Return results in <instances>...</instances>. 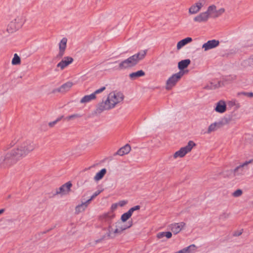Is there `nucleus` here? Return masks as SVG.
<instances>
[{"mask_svg":"<svg viewBox=\"0 0 253 253\" xmlns=\"http://www.w3.org/2000/svg\"><path fill=\"white\" fill-rule=\"evenodd\" d=\"M36 147V144L30 140L23 142L17 149H13L4 156H0V167L5 168L14 164L33 151Z\"/></svg>","mask_w":253,"mask_h":253,"instance_id":"nucleus-1","label":"nucleus"},{"mask_svg":"<svg viewBox=\"0 0 253 253\" xmlns=\"http://www.w3.org/2000/svg\"><path fill=\"white\" fill-rule=\"evenodd\" d=\"M124 99V96L122 92H111L108 94L106 100H102L97 104L96 113L100 114L103 111L111 110L117 104L122 102Z\"/></svg>","mask_w":253,"mask_h":253,"instance_id":"nucleus-2","label":"nucleus"},{"mask_svg":"<svg viewBox=\"0 0 253 253\" xmlns=\"http://www.w3.org/2000/svg\"><path fill=\"white\" fill-rule=\"evenodd\" d=\"M147 50H141L137 53L130 56L126 59L121 62L118 67H115L116 69L123 70L130 68L136 65L140 60L143 59L146 56Z\"/></svg>","mask_w":253,"mask_h":253,"instance_id":"nucleus-3","label":"nucleus"},{"mask_svg":"<svg viewBox=\"0 0 253 253\" xmlns=\"http://www.w3.org/2000/svg\"><path fill=\"white\" fill-rule=\"evenodd\" d=\"M184 74V72L183 71H180L170 76L166 82V89L167 90L171 89L181 79Z\"/></svg>","mask_w":253,"mask_h":253,"instance_id":"nucleus-4","label":"nucleus"},{"mask_svg":"<svg viewBox=\"0 0 253 253\" xmlns=\"http://www.w3.org/2000/svg\"><path fill=\"white\" fill-rule=\"evenodd\" d=\"M195 145L196 144L193 141H189L186 146L181 148L179 150L174 154L173 157L177 158L184 157L186 154L190 152Z\"/></svg>","mask_w":253,"mask_h":253,"instance_id":"nucleus-5","label":"nucleus"},{"mask_svg":"<svg viewBox=\"0 0 253 253\" xmlns=\"http://www.w3.org/2000/svg\"><path fill=\"white\" fill-rule=\"evenodd\" d=\"M22 25V19L18 16L8 24L7 30L8 33H13L20 28Z\"/></svg>","mask_w":253,"mask_h":253,"instance_id":"nucleus-6","label":"nucleus"},{"mask_svg":"<svg viewBox=\"0 0 253 253\" xmlns=\"http://www.w3.org/2000/svg\"><path fill=\"white\" fill-rule=\"evenodd\" d=\"M253 163V159L249 160L248 161H246L242 164L236 167L234 169V174L235 175H243L245 172L248 170L249 168L248 167V165Z\"/></svg>","mask_w":253,"mask_h":253,"instance_id":"nucleus-7","label":"nucleus"},{"mask_svg":"<svg viewBox=\"0 0 253 253\" xmlns=\"http://www.w3.org/2000/svg\"><path fill=\"white\" fill-rule=\"evenodd\" d=\"M108 226L104 228L103 230L106 231V234L103 236L102 239H113L119 234L118 232H115V229H113L111 222L108 221Z\"/></svg>","mask_w":253,"mask_h":253,"instance_id":"nucleus-8","label":"nucleus"},{"mask_svg":"<svg viewBox=\"0 0 253 253\" xmlns=\"http://www.w3.org/2000/svg\"><path fill=\"white\" fill-rule=\"evenodd\" d=\"M208 12L210 15L213 18H216L220 16L225 11V9L221 8L218 10H216V7L214 5H211L208 8Z\"/></svg>","mask_w":253,"mask_h":253,"instance_id":"nucleus-9","label":"nucleus"},{"mask_svg":"<svg viewBox=\"0 0 253 253\" xmlns=\"http://www.w3.org/2000/svg\"><path fill=\"white\" fill-rule=\"evenodd\" d=\"M124 222L122 221L116 223L115 232H118L119 234H120L124 230L130 228L132 225V221H129L126 224Z\"/></svg>","mask_w":253,"mask_h":253,"instance_id":"nucleus-10","label":"nucleus"},{"mask_svg":"<svg viewBox=\"0 0 253 253\" xmlns=\"http://www.w3.org/2000/svg\"><path fill=\"white\" fill-rule=\"evenodd\" d=\"M205 3V1L204 0H200L194 4L192 5L189 8V13L190 14H195L197 13L201 10Z\"/></svg>","mask_w":253,"mask_h":253,"instance_id":"nucleus-11","label":"nucleus"},{"mask_svg":"<svg viewBox=\"0 0 253 253\" xmlns=\"http://www.w3.org/2000/svg\"><path fill=\"white\" fill-rule=\"evenodd\" d=\"M219 44V42L218 40H210L203 44L202 48L204 49L205 51H208L217 47L218 46Z\"/></svg>","mask_w":253,"mask_h":253,"instance_id":"nucleus-12","label":"nucleus"},{"mask_svg":"<svg viewBox=\"0 0 253 253\" xmlns=\"http://www.w3.org/2000/svg\"><path fill=\"white\" fill-rule=\"evenodd\" d=\"M72 185V184L70 182L66 183L56 190V194L65 195L68 194L70 191Z\"/></svg>","mask_w":253,"mask_h":253,"instance_id":"nucleus-13","label":"nucleus"},{"mask_svg":"<svg viewBox=\"0 0 253 253\" xmlns=\"http://www.w3.org/2000/svg\"><path fill=\"white\" fill-rule=\"evenodd\" d=\"M185 225V223L183 222L175 223L170 225V229L173 234H176L180 232Z\"/></svg>","mask_w":253,"mask_h":253,"instance_id":"nucleus-14","label":"nucleus"},{"mask_svg":"<svg viewBox=\"0 0 253 253\" xmlns=\"http://www.w3.org/2000/svg\"><path fill=\"white\" fill-rule=\"evenodd\" d=\"M210 16V15L207 10L206 12L201 13L199 15L194 17V20L199 23L206 22L209 19Z\"/></svg>","mask_w":253,"mask_h":253,"instance_id":"nucleus-15","label":"nucleus"},{"mask_svg":"<svg viewBox=\"0 0 253 253\" xmlns=\"http://www.w3.org/2000/svg\"><path fill=\"white\" fill-rule=\"evenodd\" d=\"M73 59L71 57H65L57 65V67L60 68L61 70L64 69L66 67L72 63Z\"/></svg>","mask_w":253,"mask_h":253,"instance_id":"nucleus-16","label":"nucleus"},{"mask_svg":"<svg viewBox=\"0 0 253 253\" xmlns=\"http://www.w3.org/2000/svg\"><path fill=\"white\" fill-rule=\"evenodd\" d=\"M73 84L71 82H68L63 84H62L60 87L55 89L53 90V92H65L68 91L71 87L73 86Z\"/></svg>","mask_w":253,"mask_h":253,"instance_id":"nucleus-17","label":"nucleus"},{"mask_svg":"<svg viewBox=\"0 0 253 253\" xmlns=\"http://www.w3.org/2000/svg\"><path fill=\"white\" fill-rule=\"evenodd\" d=\"M225 123L223 121L215 122L211 124L208 128L207 133H210L211 132L216 130L217 129L225 125Z\"/></svg>","mask_w":253,"mask_h":253,"instance_id":"nucleus-18","label":"nucleus"},{"mask_svg":"<svg viewBox=\"0 0 253 253\" xmlns=\"http://www.w3.org/2000/svg\"><path fill=\"white\" fill-rule=\"evenodd\" d=\"M226 110V105L224 101L220 100L216 103V106L215 110L220 113H223Z\"/></svg>","mask_w":253,"mask_h":253,"instance_id":"nucleus-19","label":"nucleus"},{"mask_svg":"<svg viewBox=\"0 0 253 253\" xmlns=\"http://www.w3.org/2000/svg\"><path fill=\"white\" fill-rule=\"evenodd\" d=\"M131 150V147L129 145L126 144L124 146L121 148L115 154L120 156H123L128 154Z\"/></svg>","mask_w":253,"mask_h":253,"instance_id":"nucleus-20","label":"nucleus"},{"mask_svg":"<svg viewBox=\"0 0 253 253\" xmlns=\"http://www.w3.org/2000/svg\"><path fill=\"white\" fill-rule=\"evenodd\" d=\"M192 41V39L191 38L187 37L185 39H184L181 41H180L178 43H177V49H181L183 46L185 45L186 44H188V43H190Z\"/></svg>","mask_w":253,"mask_h":253,"instance_id":"nucleus-21","label":"nucleus"},{"mask_svg":"<svg viewBox=\"0 0 253 253\" xmlns=\"http://www.w3.org/2000/svg\"><path fill=\"white\" fill-rule=\"evenodd\" d=\"M89 203H87L86 201L84 202H83L81 204L78 205L76 206L75 208V212L76 213L78 214L80 212H81L85 210V209L87 208Z\"/></svg>","mask_w":253,"mask_h":253,"instance_id":"nucleus-22","label":"nucleus"},{"mask_svg":"<svg viewBox=\"0 0 253 253\" xmlns=\"http://www.w3.org/2000/svg\"><path fill=\"white\" fill-rule=\"evenodd\" d=\"M190 62L191 61L189 59L181 60L178 62V67L180 70H183L188 67Z\"/></svg>","mask_w":253,"mask_h":253,"instance_id":"nucleus-23","label":"nucleus"},{"mask_svg":"<svg viewBox=\"0 0 253 253\" xmlns=\"http://www.w3.org/2000/svg\"><path fill=\"white\" fill-rule=\"evenodd\" d=\"M145 75V73L142 70H139L136 72H133L129 74V78L132 80H135L137 78L142 77Z\"/></svg>","mask_w":253,"mask_h":253,"instance_id":"nucleus-24","label":"nucleus"},{"mask_svg":"<svg viewBox=\"0 0 253 253\" xmlns=\"http://www.w3.org/2000/svg\"><path fill=\"white\" fill-rule=\"evenodd\" d=\"M106 173V169H103L97 172L95 176L94 177V180L96 181H98L101 180Z\"/></svg>","mask_w":253,"mask_h":253,"instance_id":"nucleus-25","label":"nucleus"},{"mask_svg":"<svg viewBox=\"0 0 253 253\" xmlns=\"http://www.w3.org/2000/svg\"><path fill=\"white\" fill-rule=\"evenodd\" d=\"M96 98V96H94V94L92 93L90 95H85L84 96L81 100L80 102L81 103H85L89 102L92 100Z\"/></svg>","mask_w":253,"mask_h":253,"instance_id":"nucleus-26","label":"nucleus"},{"mask_svg":"<svg viewBox=\"0 0 253 253\" xmlns=\"http://www.w3.org/2000/svg\"><path fill=\"white\" fill-rule=\"evenodd\" d=\"M172 236V234L170 232H159L157 234V237L159 239H161L164 237H166L167 238H170Z\"/></svg>","mask_w":253,"mask_h":253,"instance_id":"nucleus-27","label":"nucleus"},{"mask_svg":"<svg viewBox=\"0 0 253 253\" xmlns=\"http://www.w3.org/2000/svg\"><path fill=\"white\" fill-rule=\"evenodd\" d=\"M67 39L66 38H63L60 41L59 44V48L61 50H65L67 45Z\"/></svg>","mask_w":253,"mask_h":253,"instance_id":"nucleus-28","label":"nucleus"},{"mask_svg":"<svg viewBox=\"0 0 253 253\" xmlns=\"http://www.w3.org/2000/svg\"><path fill=\"white\" fill-rule=\"evenodd\" d=\"M196 247L194 245H191L184 248L183 250L185 253H192L196 250Z\"/></svg>","mask_w":253,"mask_h":253,"instance_id":"nucleus-29","label":"nucleus"},{"mask_svg":"<svg viewBox=\"0 0 253 253\" xmlns=\"http://www.w3.org/2000/svg\"><path fill=\"white\" fill-rule=\"evenodd\" d=\"M21 60L19 56L17 55V54L15 53L14 54V57L12 60V65H18L20 63Z\"/></svg>","mask_w":253,"mask_h":253,"instance_id":"nucleus-30","label":"nucleus"},{"mask_svg":"<svg viewBox=\"0 0 253 253\" xmlns=\"http://www.w3.org/2000/svg\"><path fill=\"white\" fill-rule=\"evenodd\" d=\"M82 116L79 114H74L69 116H67L64 118V119L66 121H70L72 120H74L79 118L81 117Z\"/></svg>","mask_w":253,"mask_h":253,"instance_id":"nucleus-31","label":"nucleus"},{"mask_svg":"<svg viewBox=\"0 0 253 253\" xmlns=\"http://www.w3.org/2000/svg\"><path fill=\"white\" fill-rule=\"evenodd\" d=\"M132 215L127 211L126 212L124 213L121 216V220L123 222H126L128 220Z\"/></svg>","mask_w":253,"mask_h":253,"instance_id":"nucleus-32","label":"nucleus"},{"mask_svg":"<svg viewBox=\"0 0 253 253\" xmlns=\"http://www.w3.org/2000/svg\"><path fill=\"white\" fill-rule=\"evenodd\" d=\"M219 86V83H218L217 84H214L212 83H211L210 84H208L205 88L208 89H213Z\"/></svg>","mask_w":253,"mask_h":253,"instance_id":"nucleus-33","label":"nucleus"},{"mask_svg":"<svg viewBox=\"0 0 253 253\" xmlns=\"http://www.w3.org/2000/svg\"><path fill=\"white\" fill-rule=\"evenodd\" d=\"M102 190L96 191L90 197V199L86 201L87 203H90V202L96 196H97L101 192Z\"/></svg>","mask_w":253,"mask_h":253,"instance_id":"nucleus-34","label":"nucleus"},{"mask_svg":"<svg viewBox=\"0 0 253 253\" xmlns=\"http://www.w3.org/2000/svg\"><path fill=\"white\" fill-rule=\"evenodd\" d=\"M242 194V191L240 189H238L233 193L232 195L234 197H238L240 196Z\"/></svg>","mask_w":253,"mask_h":253,"instance_id":"nucleus-35","label":"nucleus"},{"mask_svg":"<svg viewBox=\"0 0 253 253\" xmlns=\"http://www.w3.org/2000/svg\"><path fill=\"white\" fill-rule=\"evenodd\" d=\"M140 208V207L139 206H135L132 208H131L128 211L132 215V213L137 210H139Z\"/></svg>","mask_w":253,"mask_h":253,"instance_id":"nucleus-36","label":"nucleus"},{"mask_svg":"<svg viewBox=\"0 0 253 253\" xmlns=\"http://www.w3.org/2000/svg\"><path fill=\"white\" fill-rule=\"evenodd\" d=\"M106 87L105 86H103L102 87H101L100 88L98 89H97L93 93H92V94H94V96H96V94H99L101 92H102V91H103L105 89Z\"/></svg>","mask_w":253,"mask_h":253,"instance_id":"nucleus-37","label":"nucleus"},{"mask_svg":"<svg viewBox=\"0 0 253 253\" xmlns=\"http://www.w3.org/2000/svg\"><path fill=\"white\" fill-rule=\"evenodd\" d=\"M229 213L224 212L220 215V218L221 219H225L229 217Z\"/></svg>","mask_w":253,"mask_h":253,"instance_id":"nucleus-38","label":"nucleus"},{"mask_svg":"<svg viewBox=\"0 0 253 253\" xmlns=\"http://www.w3.org/2000/svg\"><path fill=\"white\" fill-rule=\"evenodd\" d=\"M236 79V76L235 75H230L226 77V81H233L235 80Z\"/></svg>","mask_w":253,"mask_h":253,"instance_id":"nucleus-39","label":"nucleus"},{"mask_svg":"<svg viewBox=\"0 0 253 253\" xmlns=\"http://www.w3.org/2000/svg\"><path fill=\"white\" fill-rule=\"evenodd\" d=\"M239 94H243L244 95L248 96V97H253V92H242L239 93Z\"/></svg>","mask_w":253,"mask_h":253,"instance_id":"nucleus-40","label":"nucleus"},{"mask_svg":"<svg viewBox=\"0 0 253 253\" xmlns=\"http://www.w3.org/2000/svg\"><path fill=\"white\" fill-rule=\"evenodd\" d=\"M64 50L59 49V52L57 56L58 58H61L64 54Z\"/></svg>","mask_w":253,"mask_h":253,"instance_id":"nucleus-41","label":"nucleus"},{"mask_svg":"<svg viewBox=\"0 0 253 253\" xmlns=\"http://www.w3.org/2000/svg\"><path fill=\"white\" fill-rule=\"evenodd\" d=\"M105 218H106V220L111 219L114 217V214L110 215L109 214H106L105 215Z\"/></svg>","mask_w":253,"mask_h":253,"instance_id":"nucleus-42","label":"nucleus"},{"mask_svg":"<svg viewBox=\"0 0 253 253\" xmlns=\"http://www.w3.org/2000/svg\"><path fill=\"white\" fill-rule=\"evenodd\" d=\"M242 230H240V231H237L235 232L233 235L235 236H239L241 235L242 234Z\"/></svg>","mask_w":253,"mask_h":253,"instance_id":"nucleus-43","label":"nucleus"},{"mask_svg":"<svg viewBox=\"0 0 253 253\" xmlns=\"http://www.w3.org/2000/svg\"><path fill=\"white\" fill-rule=\"evenodd\" d=\"M126 204V202L125 201H122L119 202L118 204V206H120V207H123Z\"/></svg>","mask_w":253,"mask_h":253,"instance_id":"nucleus-44","label":"nucleus"},{"mask_svg":"<svg viewBox=\"0 0 253 253\" xmlns=\"http://www.w3.org/2000/svg\"><path fill=\"white\" fill-rule=\"evenodd\" d=\"M118 206V203L114 204L111 206V209L112 211H115L117 209V207Z\"/></svg>","mask_w":253,"mask_h":253,"instance_id":"nucleus-45","label":"nucleus"},{"mask_svg":"<svg viewBox=\"0 0 253 253\" xmlns=\"http://www.w3.org/2000/svg\"><path fill=\"white\" fill-rule=\"evenodd\" d=\"M57 124V122H56V121L55 120V121H53V122H49V123H48V126H49L50 127H52L54 126L55 124Z\"/></svg>","mask_w":253,"mask_h":253,"instance_id":"nucleus-46","label":"nucleus"},{"mask_svg":"<svg viewBox=\"0 0 253 253\" xmlns=\"http://www.w3.org/2000/svg\"><path fill=\"white\" fill-rule=\"evenodd\" d=\"M64 116H60V117H58V118H57L56 120H55L56 122H57V123L59 122L62 118H63Z\"/></svg>","mask_w":253,"mask_h":253,"instance_id":"nucleus-47","label":"nucleus"},{"mask_svg":"<svg viewBox=\"0 0 253 253\" xmlns=\"http://www.w3.org/2000/svg\"><path fill=\"white\" fill-rule=\"evenodd\" d=\"M4 211V209H0V214L2 213Z\"/></svg>","mask_w":253,"mask_h":253,"instance_id":"nucleus-48","label":"nucleus"},{"mask_svg":"<svg viewBox=\"0 0 253 253\" xmlns=\"http://www.w3.org/2000/svg\"><path fill=\"white\" fill-rule=\"evenodd\" d=\"M15 142H13L12 141L11 143H10V145H11V147L13 146L14 144H15Z\"/></svg>","mask_w":253,"mask_h":253,"instance_id":"nucleus-49","label":"nucleus"},{"mask_svg":"<svg viewBox=\"0 0 253 253\" xmlns=\"http://www.w3.org/2000/svg\"><path fill=\"white\" fill-rule=\"evenodd\" d=\"M117 62H118V61H115V62H112V63H108V64H111L116 63H117Z\"/></svg>","mask_w":253,"mask_h":253,"instance_id":"nucleus-50","label":"nucleus"},{"mask_svg":"<svg viewBox=\"0 0 253 253\" xmlns=\"http://www.w3.org/2000/svg\"><path fill=\"white\" fill-rule=\"evenodd\" d=\"M223 175H224V176H227V174H226L225 173V172H224V173H223Z\"/></svg>","mask_w":253,"mask_h":253,"instance_id":"nucleus-51","label":"nucleus"},{"mask_svg":"<svg viewBox=\"0 0 253 253\" xmlns=\"http://www.w3.org/2000/svg\"><path fill=\"white\" fill-rule=\"evenodd\" d=\"M10 197V195H9V196H8V198H9Z\"/></svg>","mask_w":253,"mask_h":253,"instance_id":"nucleus-52","label":"nucleus"}]
</instances>
